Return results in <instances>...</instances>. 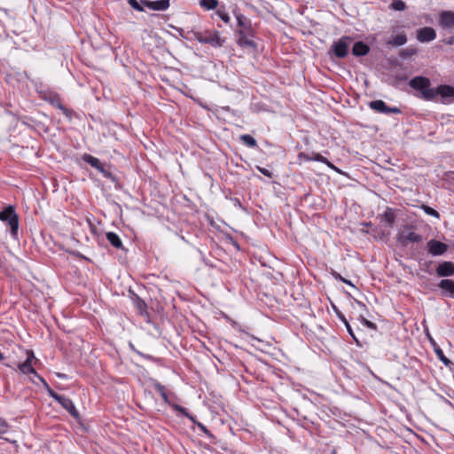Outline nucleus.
<instances>
[{"mask_svg": "<svg viewBox=\"0 0 454 454\" xmlns=\"http://www.w3.org/2000/svg\"><path fill=\"white\" fill-rule=\"evenodd\" d=\"M409 85L420 93V98L425 100H434L436 98V92L430 87V80L427 77L417 76L409 82Z\"/></svg>", "mask_w": 454, "mask_h": 454, "instance_id": "f257e3e1", "label": "nucleus"}, {"mask_svg": "<svg viewBox=\"0 0 454 454\" xmlns=\"http://www.w3.org/2000/svg\"><path fill=\"white\" fill-rule=\"evenodd\" d=\"M0 220L10 226L11 234L16 239L19 230V217L14 207L12 206L4 207V209L0 212Z\"/></svg>", "mask_w": 454, "mask_h": 454, "instance_id": "f03ea898", "label": "nucleus"}, {"mask_svg": "<svg viewBox=\"0 0 454 454\" xmlns=\"http://www.w3.org/2000/svg\"><path fill=\"white\" fill-rule=\"evenodd\" d=\"M397 239L403 246H407L408 243L420 242L422 240V237L411 231L403 230L399 232Z\"/></svg>", "mask_w": 454, "mask_h": 454, "instance_id": "7ed1b4c3", "label": "nucleus"}, {"mask_svg": "<svg viewBox=\"0 0 454 454\" xmlns=\"http://www.w3.org/2000/svg\"><path fill=\"white\" fill-rule=\"evenodd\" d=\"M370 107L378 113L386 114H400L401 110L398 107H389L383 100H374L370 102Z\"/></svg>", "mask_w": 454, "mask_h": 454, "instance_id": "20e7f679", "label": "nucleus"}, {"mask_svg": "<svg viewBox=\"0 0 454 454\" xmlns=\"http://www.w3.org/2000/svg\"><path fill=\"white\" fill-rule=\"evenodd\" d=\"M448 245L436 239H430L427 242V250L433 256H438L445 254L448 250Z\"/></svg>", "mask_w": 454, "mask_h": 454, "instance_id": "39448f33", "label": "nucleus"}, {"mask_svg": "<svg viewBox=\"0 0 454 454\" xmlns=\"http://www.w3.org/2000/svg\"><path fill=\"white\" fill-rule=\"evenodd\" d=\"M349 46V38L341 37L333 44V50L336 57L344 58L348 54V49Z\"/></svg>", "mask_w": 454, "mask_h": 454, "instance_id": "423d86ee", "label": "nucleus"}, {"mask_svg": "<svg viewBox=\"0 0 454 454\" xmlns=\"http://www.w3.org/2000/svg\"><path fill=\"white\" fill-rule=\"evenodd\" d=\"M34 360H36V358L34 356V353L32 351H27V359L23 363L19 364V369L24 374L32 373L38 378L40 376L37 374V372H35L32 365V362Z\"/></svg>", "mask_w": 454, "mask_h": 454, "instance_id": "0eeeda50", "label": "nucleus"}, {"mask_svg": "<svg viewBox=\"0 0 454 454\" xmlns=\"http://www.w3.org/2000/svg\"><path fill=\"white\" fill-rule=\"evenodd\" d=\"M436 38V32L433 27H425L417 30V39L420 43H429Z\"/></svg>", "mask_w": 454, "mask_h": 454, "instance_id": "6e6552de", "label": "nucleus"}, {"mask_svg": "<svg viewBox=\"0 0 454 454\" xmlns=\"http://www.w3.org/2000/svg\"><path fill=\"white\" fill-rule=\"evenodd\" d=\"M82 160L86 163L90 164L91 167L95 168L99 172H101L105 176L108 177L111 176V173L105 169L104 164L98 158L90 154L85 153L82 155Z\"/></svg>", "mask_w": 454, "mask_h": 454, "instance_id": "1a4fd4ad", "label": "nucleus"}, {"mask_svg": "<svg viewBox=\"0 0 454 454\" xmlns=\"http://www.w3.org/2000/svg\"><path fill=\"white\" fill-rule=\"evenodd\" d=\"M141 4L153 11H165L169 7V0H140Z\"/></svg>", "mask_w": 454, "mask_h": 454, "instance_id": "9d476101", "label": "nucleus"}, {"mask_svg": "<svg viewBox=\"0 0 454 454\" xmlns=\"http://www.w3.org/2000/svg\"><path fill=\"white\" fill-rule=\"evenodd\" d=\"M236 18L239 27V34L248 35L249 33H254L250 20L241 14H238Z\"/></svg>", "mask_w": 454, "mask_h": 454, "instance_id": "9b49d317", "label": "nucleus"}, {"mask_svg": "<svg viewBox=\"0 0 454 454\" xmlns=\"http://www.w3.org/2000/svg\"><path fill=\"white\" fill-rule=\"evenodd\" d=\"M435 270L439 277L454 276V263L451 262H443L436 267Z\"/></svg>", "mask_w": 454, "mask_h": 454, "instance_id": "f8f14e48", "label": "nucleus"}, {"mask_svg": "<svg viewBox=\"0 0 454 454\" xmlns=\"http://www.w3.org/2000/svg\"><path fill=\"white\" fill-rule=\"evenodd\" d=\"M58 403L64 409H66L73 417L78 418L79 413L71 399H69L67 396L61 395Z\"/></svg>", "mask_w": 454, "mask_h": 454, "instance_id": "ddd939ff", "label": "nucleus"}, {"mask_svg": "<svg viewBox=\"0 0 454 454\" xmlns=\"http://www.w3.org/2000/svg\"><path fill=\"white\" fill-rule=\"evenodd\" d=\"M440 21L442 26L447 27H454V12L450 11H443L440 14Z\"/></svg>", "mask_w": 454, "mask_h": 454, "instance_id": "4468645a", "label": "nucleus"}, {"mask_svg": "<svg viewBox=\"0 0 454 454\" xmlns=\"http://www.w3.org/2000/svg\"><path fill=\"white\" fill-rule=\"evenodd\" d=\"M253 36L254 33H249L248 35L239 34L238 43L241 47L255 48V43L252 40Z\"/></svg>", "mask_w": 454, "mask_h": 454, "instance_id": "2eb2a0df", "label": "nucleus"}, {"mask_svg": "<svg viewBox=\"0 0 454 454\" xmlns=\"http://www.w3.org/2000/svg\"><path fill=\"white\" fill-rule=\"evenodd\" d=\"M369 51V46L363 42L355 43L352 48V53L357 57L365 56Z\"/></svg>", "mask_w": 454, "mask_h": 454, "instance_id": "dca6fc26", "label": "nucleus"}, {"mask_svg": "<svg viewBox=\"0 0 454 454\" xmlns=\"http://www.w3.org/2000/svg\"><path fill=\"white\" fill-rule=\"evenodd\" d=\"M436 96L440 95L442 98H450L454 96V88L450 85H440L436 90Z\"/></svg>", "mask_w": 454, "mask_h": 454, "instance_id": "f3484780", "label": "nucleus"}, {"mask_svg": "<svg viewBox=\"0 0 454 454\" xmlns=\"http://www.w3.org/2000/svg\"><path fill=\"white\" fill-rule=\"evenodd\" d=\"M106 239L109 241V243L115 248H121L122 247V242L120 239V237L112 231H109L106 234Z\"/></svg>", "mask_w": 454, "mask_h": 454, "instance_id": "a211bd4d", "label": "nucleus"}, {"mask_svg": "<svg viewBox=\"0 0 454 454\" xmlns=\"http://www.w3.org/2000/svg\"><path fill=\"white\" fill-rule=\"evenodd\" d=\"M439 287L449 293L450 296L454 297V281L451 279H442L439 283Z\"/></svg>", "mask_w": 454, "mask_h": 454, "instance_id": "6ab92c4d", "label": "nucleus"}, {"mask_svg": "<svg viewBox=\"0 0 454 454\" xmlns=\"http://www.w3.org/2000/svg\"><path fill=\"white\" fill-rule=\"evenodd\" d=\"M431 342L433 343L434 352H435L437 357L439 358V360H441L446 366L450 365L451 361L445 356L442 348L439 346H437L436 343L434 342V340L432 339H431Z\"/></svg>", "mask_w": 454, "mask_h": 454, "instance_id": "aec40b11", "label": "nucleus"}, {"mask_svg": "<svg viewBox=\"0 0 454 454\" xmlns=\"http://www.w3.org/2000/svg\"><path fill=\"white\" fill-rule=\"evenodd\" d=\"M395 220V215L392 208H387L382 215V221H384L388 227H393Z\"/></svg>", "mask_w": 454, "mask_h": 454, "instance_id": "412c9836", "label": "nucleus"}, {"mask_svg": "<svg viewBox=\"0 0 454 454\" xmlns=\"http://www.w3.org/2000/svg\"><path fill=\"white\" fill-rule=\"evenodd\" d=\"M407 43V37L404 33L396 35L392 37V39L388 42L389 44L393 46H402Z\"/></svg>", "mask_w": 454, "mask_h": 454, "instance_id": "4be33fe9", "label": "nucleus"}, {"mask_svg": "<svg viewBox=\"0 0 454 454\" xmlns=\"http://www.w3.org/2000/svg\"><path fill=\"white\" fill-rule=\"evenodd\" d=\"M312 160L325 163L330 168L337 170L336 167L332 162H330L325 157H324L323 155H321L318 153H312Z\"/></svg>", "mask_w": 454, "mask_h": 454, "instance_id": "5701e85b", "label": "nucleus"}, {"mask_svg": "<svg viewBox=\"0 0 454 454\" xmlns=\"http://www.w3.org/2000/svg\"><path fill=\"white\" fill-rule=\"evenodd\" d=\"M239 138L242 141V143L248 147L254 148L257 146L256 140L248 134L241 135Z\"/></svg>", "mask_w": 454, "mask_h": 454, "instance_id": "b1692460", "label": "nucleus"}, {"mask_svg": "<svg viewBox=\"0 0 454 454\" xmlns=\"http://www.w3.org/2000/svg\"><path fill=\"white\" fill-rule=\"evenodd\" d=\"M38 380L43 383V385L44 386V387L46 388L49 395L51 397H52L55 401H59V399L60 398L61 395H59L57 394L55 391H53L50 386L48 385V383L45 381V380L42 377H38Z\"/></svg>", "mask_w": 454, "mask_h": 454, "instance_id": "393cba45", "label": "nucleus"}, {"mask_svg": "<svg viewBox=\"0 0 454 454\" xmlns=\"http://www.w3.org/2000/svg\"><path fill=\"white\" fill-rule=\"evenodd\" d=\"M218 0H200V4L206 10H214L218 6Z\"/></svg>", "mask_w": 454, "mask_h": 454, "instance_id": "a878e982", "label": "nucleus"}, {"mask_svg": "<svg viewBox=\"0 0 454 454\" xmlns=\"http://www.w3.org/2000/svg\"><path fill=\"white\" fill-rule=\"evenodd\" d=\"M422 208L427 215H432L437 219L440 218V214L433 207L427 206V205H423Z\"/></svg>", "mask_w": 454, "mask_h": 454, "instance_id": "bb28decb", "label": "nucleus"}, {"mask_svg": "<svg viewBox=\"0 0 454 454\" xmlns=\"http://www.w3.org/2000/svg\"><path fill=\"white\" fill-rule=\"evenodd\" d=\"M405 7V3L402 0H395L391 4V8L395 11H403Z\"/></svg>", "mask_w": 454, "mask_h": 454, "instance_id": "cd10ccee", "label": "nucleus"}, {"mask_svg": "<svg viewBox=\"0 0 454 454\" xmlns=\"http://www.w3.org/2000/svg\"><path fill=\"white\" fill-rule=\"evenodd\" d=\"M9 430L8 423L2 418H0V438H2V434L7 433Z\"/></svg>", "mask_w": 454, "mask_h": 454, "instance_id": "c85d7f7f", "label": "nucleus"}, {"mask_svg": "<svg viewBox=\"0 0 454 454\" xmlns=\"http://www.w3.org/2000/svg\"><path fill=\"white\" fill-rule=\"evenodd\" d=\"M129 4L137 12H144L142 4H139L137 0H129Z\"/></svg>", "mask_w": 454, "mask_h": 454, "instance_id": "c756f323", "label": "nucleus"}, {"mask_svg": "<svg viewBox=\"0 0 454 454\" xmlns=\"http://www.w3.org/2000/svg\"><path fill=\"white\" fill-rule=\"evenodd\" d=\"M175 409L179 411L180 413L184 414L187 418H189L192 421H194L193 416L190 415L187 411V410L184 407H182L180 405H175Z\"/></svg>", "mask_w": 454, "mask_h": 454, "instance_id": "7c9ffc66", "label": "nucleus"}, {"mask_svg": "<svg viewBox=\"0 0 454 454\" xmlns=\"http://www.w3.org/2000/svg\"><path fill=\"white\" fill-rule=\"evenodd\" d=\"M346 328H347V331L348 332V333L350 334V336L353 338V340L356 341V345L361 347V343L360 341L358 340V339L356 338V336L355 335L352 328H351V325H349V323H346Z\"/></svg>", "mask_w": 454, "mask_h": 454, "instance_id": "2f4dec72", "label": "nucleus"}, {"mask_svg": "<svg viewBox=\"0 0 454 454\" xmlns=\"http://www.w3.org/2000/svg\"><path fill=\"white\" fill-rule=\"evenodd\" d=\"M217 15L220 17V19L225 22V23H229L230 22V16L227 12H225L224 11H222V10H217Z\"/></svg>", "mask_w": 454, "mask_h": 454, "instance_id": "473e14b6", "label": "nucleus"}, {"mask_svg": "<svg viewBox=\"0 0 454 454\" xmlns=\"http://www.w3.org/2000/svg\"><path fill=\"white\" fill-rule=\"evenodd\" d=\"M362 323H363L364 325H365L366 327H368L370 329H373V330L376 329V325L374 323L367 320L364 317H362Z\"/></svg>", "mask_w": 454, "mask_h": 454, "instance_id": "72a5a7b5", "label": "nucleus"}, {"mask_svg": "<svg viewBox=\"0 0 454 454\" xmlns=\"http://www.w3.org/2000/svg\"><path fill=\"white\" fill-rule=\"evenodd\" d=\"M333 309L334 311L336 312L338 317L343 322V324L346 325V323H348V320L346 319V317H344V315L340 311L338 310V309L333 306Z\"/></svg>", "mask_w": 454, "mask_h": 454, "instance_id": "f704fd0d", "label": "nucleus"}, {"mask_svg": "<svg viewBox=\"0 0 454 454\" xmlns=\"http://www.w3.org/2000/svg\"><path fill=\"white\" fill-rule=\"evenodd\" d=\"M299 159L300 160H304L306 161H310L312 160V154L311 155H309L305 153H300L299 155H298Z\"/></svg>", "mask_w": 454, "mask_h": 454, "instance_id": "c9c22d12", "label": "nucleus"}, {"mask_svg": "<svg viewBox=\"0 0 454 454\" xmlns=\"http://www.w3.org/2000/svg\"><path fill=\"white\" fill-rule=\"evenodd\" d=\"M154 387L160 393V395H162L166 392L165 387L158 382L154 383Z\"/></svg>", "mask_w": 454, "mask_h": 454, "instance_id": "e433bc0d", "label": "nucleus"}, {"mask_svg": "<svg viewBox=\"0 0 454 454\" xmlns=\"http://www.w3.org/2000/svg\"><path fill=\"white\" fill-rule=\"evenodd\" d=\"M413 54H415V50L406 49V50L402 51V52L400 53V56L405 58L407 56H411Z\"/></svg>", "mask_w": 454, "mask_h": 454, "instance_id": "4c0bfd02", "label": "nucleus"}, {"mask_svg": "<svg viewBox=\"0 0 454 454\" xmlns=\"http://www.w3.org/2000/svg\"><path fill=\"white\" fill-rule=\"evenodd\" d=\"M258 170L264 176L271 177V172L264 168L258 167Z\"/></svg>", "mask_w": 454, "mask_h": 454, "instance_id": "58836bf2", "label": "nucleus"}, {"mask_svg": "<svg viewBox=\"0 0 454 454\" xmlns=\"http://www.w3.org/2000/svg\"><path fill=\"white\" fill-rule=\"evenodd\" d=\"M198 427L206 434H208V430L207 429V427L201 424V423H198Z\"/></svg>", "mask_w": 454, "mask_h": 454, "instance_id": "ea45409f", "label": "nucleus"}, {"mask_svg": "<svg viewBox=\"0 0 454 454\" xmlns=\"http://www.w3.org/2000/svg\"><path fill=\"white\" fill-rule=\"evenodd\" d=\"M214 41H215V39H214L213 37L206 38V39L200 40V42L208 43H211V44H213V43H214Z\"/></svg>", "mask_w": 454, "mask_h": 454, "instance_id": "a19ab883", "label": "nucleus"}, {"mask_svg": "<svg viewBox=\"0 0 454 454\" xmlns=\"http://www.w3.org/2000/svg\"><path fill=\"white\" fill-rule=\"evenodd\" d=\"M338 278L340 280H341L342 282L346 283V284H348L350 286H353L350 281H348L347 279L343 278L340 275L338 274V276L336 277Z\"/></svg>", "mask_w": 454, "mask_h": 454, "instance_id": "79ce46f5", "label": "nucleus"}, {"mask_svg": "<svg viewBox=\"0 0 454 454\" xmlns=\"http://www.w3.org/2000/svg\"><path fill=\"white\" fill-rule=\"evenodd\" d=\"M163 399V401L166 403H169V400H168V395L167 393L165 392L162 395H160Z\"/></svg>", "mask_w": 454, "mask_h": 454, "instance_id": "37998d69", "label": "nucleus"}, {"mask_svg": "<svg viewBox=\"0 0 454 454\" xmlns=\"http://www.w3.org/2000/svg\"><path fill=\"white\" fill-rule=\"evenodd\" d=\"M57 377L60 378V379H67V375L66 374H63V373H60V372H57L56 373Z\"/></svg>", "mask_w": 454, "mask_h": 454, "instance_id": "c03bdc74", "label": "nucleus"}, {"mask_svg": "<svg viewBox=\"0 0 454 454\" xmlns=\"http://www.w3.org/2000/svg\"><path fill=\"white\" fill-rule=\"evenodd\" d=\"M4 359V355L3 353L0 351V361Z\"/></svg>", "mask_w": 454, "mask_h": 454, "instance_id": "a18cd8bd", "label": "nucleus"}, {"mask_svg": "<svg viewBox=\"0 0 454 454\" xmlns=\"http://www.w3.org/2000/svg\"><path fill=\"white\" fill-rule=\"evenodd\" d=\"M59 108L62 109L63 111H66L65 107H63V106H59Z\"/></svg>", "mask_w": 454, "mask_h": 454, "instance_id": "49530a36", "label": "nucleus"}]
</instances>
